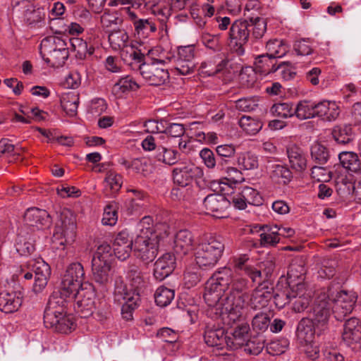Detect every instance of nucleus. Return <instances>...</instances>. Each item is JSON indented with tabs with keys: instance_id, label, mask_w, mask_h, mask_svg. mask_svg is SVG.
I'll return each mask as SVG.
<instances>
[{
	"instance_id": "obj_46",
	"label": "nucleus",
	"mask_w": 361,
	"mask_h": 361,
	"mask_svg": "<svg viewBox=\"0 0 361 361\" xmlns=\"http://www.w3.org/2000/svg\"><path fill=\"white\" fill-rule=\"evenodd\" d=\"M126 169H132L133 171L143 176H147L152 172V164L145 159H135L128 161L124 160L122 163Z\"/></svg>"
},
{
	"instance_id": "obj_56",
	"label": "nucleus",
	"mask_w": 361,
	"mask_h": 361,
	"mask_svg": "<svg viewBox=\"0 0 361 361\" xmlns=\"http://www.w3.org/2000/svg\"><path fill=\"white\" fill-rule=\"evenodd\" d=\"M156 159L159 161H161L166 164H175L178 159V152L172 149H168L164 147H159L156 154Z\"/></svg>"
},
{
	"instance_id": "obj_57",
	"label": "nucleus",
	"mask_w": 361,
	"mask_h": 361,
	"mask_svg": "<svg viewBox=\"0 0 361 361\" xmlns=\"http://www.w3.org/2000/svg\"><path fill=\"white\" fill-rule=\"evenodd\" d=\"M121 57L124 61H130V64L137 63L138 66L142 63H146L145 54L132 45L123 49V51L121 52Z\"/></svg>"
},
{
	"instance_id": "obj_63",
	"label": "nucleus",
	"mask_w": 361,
	"mask_h": 361,
	"mask_svg": "<svg viewBox=\"0 0 361 361\" xmlns=\"http://www.w3.org/2000/svg\"><path fill=\"white\" fill-rule=\"evenodd\" d=\"M174 68L180 74L186 75L194 72L195 68V61L176 58L174 59Z\"/></svg>"
},
{
	"instance_id": "obj_55",
	"label": "nucleus",
	"mask_w": 361,
	"mask_h": 361,
	"mask_svg": "<svg viewBox=\"0 0 361 361\" xmlns=\"http://www.w3.org/2000/svg\"><path fill=\"white\" fill-rule=\"evenodd\" d=\"M175 291L164 286H159L155 291L154 299L158 306L166 307L174 299Z\"/></svg>"
},
{
	"instance_id": "obj_12",
	"label": "nucleus",
	"mask_w": 361,
	"mask_h": 361,
	"mask_svg": "<svg viewBox=\"0 0 361 361\" xmlns=\"http://www.w3.org/2000/svg\"><path fill=\"white\" fill-rule=\"evenodd\" d=\"M249 21L247 20H235L229 30V45L238 55L245 53L244 45L247 44L250 35Z\"/></svg>"
},
{
	"instance_id": "obj_21",
	"label": "nucleus",
	"mask_w": 361,
	"mask_h": 361,
	"mask_svg": "<svg viewBox=\"0 0 361 361\" xmlns=\"http://www.w3.org/2000/svg\"><path fill=\"white\" fill-rule=\"evenodd\" d=\"M203 204L207 213L215 217L221 218L226 209L230 206V200L223 195L212 193L204 198Z\"/></svg>"
},
{
	"instance_id": "obj_33",
	"label": "nucleus",
	"mask_w": 361,
	"mask_h": 361,
	"mask_svg": "<svg viewBox=\"0 0 361 361\" xmlns=\"http://www.w3.org/2000/svg\"><path fill=\"white\" fill-rule=\"evenodd\" d=\"M61 105L66 114L71 117L76 116L79 105V94L75 91H68L61 94Z\"/></svg>"
},
{
	"instance_id": "obj_5",
	"label": "nucleus",
	"mask_w": 361,
	"mask_h": 361,
	"mask_svg": "<svg viewBox=\"0 0 361 361\" xmlns=\"http://www.w3.org/2000/svg\"><path fill=\"white\" fill-rule=\"evenodd\" d=\"M35 274L33 290L41 292L47 284L48 278L51 273L49 265L43 259L39 257L30 259L25 264L20 266L19 275L26 280H30Z\"/></svg>"
},
{
	"instance_id": "obj_3",
	"label": "nucleus",
	"mask_w": 361,
	"mask_h": 361,
	"mask_svg": "<svg viewBox=\"0 0 361 361\" xmlns=\"http://www.w3.org/2000/svg\"><path fill=\"white\" fill-rule=\"evenodd\" d=\"M69 47L65 39L57 36L44 38L39 45L43 60L52 67L62 66L69 56Z\"/></svg>"
},
{
	"instance_id": "obj_58",
	"label": "nucleus",
	"mask_w": 361,
	"mask_h": 361,
	"mask_svg": "<svg viewBox=\"0 0 361 361\" xmlns=\"http://www.w3.org/2000/svg\"><path fill=\"white\" fill-rule=\"evenodd\" d=\"M100 21L102 27L110 28L114 25H122L123 20L118 12L106 9L101 16Z\"/></svg>"
},
{
	"instance_id": "obj_11",
	"label": "nucleus",
	"mask_w": 361,
	"mask_h": 361,
	"mask_svg": "<svg viewBox=\"0 0 361 361\" xmlns=\"http://www.w3.org/2000/svg\"><path fill=\"white\" fill-rule=\"evenodd\" d=\"M73 294L63 287L53 292L49 298L47 305L44 310V322H53L55 320L56 314L64 313L66 311L68 298H72Z\"/></svg>"
},
{
	"instance_id": "obj_47",
	"label": "nucleus",
	"mask_w": 361,
	"mask_h": 361,
	"mask_svg": "<svg viewBox=\"0 0 361 361\" xmlns=\"http://www.w3.org/2000/svg\"><path fill=\"white\" fill-rule=\"evenodd\" d=\"M237 163L241 170H255L259 167V157L252 152L239 154Z\"/></svg>"
},
{
	"instance_id": "obj_35",
	"label": "nucleus",
	"mask_w": 361,
	"mask_h": 361,
	"mask_svg": "<svg viewBox=\"0 0 361 361\" xmlns=\"http://www.w3.org/2000/svg\"><path fill=\"white\" fill-rule=\"evenodd\" d=\"M123 184L122 176L114 171H109L104 180V192L107 197L114 196Z\"/></svg>"
},
{
	"instance_id": "obj_38",
	"label": "nucleus",
	"mask_w": 361,
	"mask_h": 361,
	"mask_svg": "<svg viewBox=\"0 0 361 361\" xmlns=\"http://www.w3.org/2000/svg\"><path fill=\"white\" fill-rule=\"evenodd\" d=\"M219 59L221 61L218 63H216V57L202 62L199 68L200 73L204 76H212L222 71L227 65L228 60L221 57Z\"/></svg>"
},
{
	"instance_id": "obj_50",
	"label": "nucleus",
	"mask_w": 361,
	"mask_h": 361,
	"mask_svg": "<svg viewBox=\"0 0 361 361\" xmlns=\"http://www.w3.org/2000/svg\"><path fill=\"white\" fill-rule=\"evenodd\" d=\"M238 124L242 130L247 135H256L262 128V123L257 118L249 116H242Z\"/></svg>"
},
{
	"instance_id": "obj_25",
	"label": "nucleus",
	"mask_w": 361,
	"mask_h": 361,
	"mask_svg": "<svg viewBox=\"0 0 361 361\" xmlns=\"http://www.w3.org/2000/svg\"><path fill=\"white\" fill-rule=\"evenodd\" d=\"M24 222L28 226L37 227L49 226L51 222V217L49 213L44 209L36 207L29 208L24 214Z\"/></svg>"
},
{
	"instance_id": "obj_51",
	"label": "nucleus",
	"mask_w": 361,
	"mask_h": 361,
	"mask_svg": "<svg viewBox=\"0 0 361 361\" xmlns=\"http://www.w3.org/2000/svg\"><path fill=\"white\" fill-rule=\"evenodd\" d=\"M270 114L275 117L288 118L295 116V109L291 102H279L272 105Z\"/></svg>"
},
{
	"instance_id": "obj_36",
	"label": "nucleus",
	"mask_w": 361,
	"mask_h": 361,
	"mask_svg": "<svg viewBox=\"0 0 361 361\" xmlns=\"http://www.w3.org/2000/svg\"><path fill=\"white\" fill-rule=\"evenodd\" d=\"M140 88L138 84L130 75L121 78L113 86L112 93L117 97H122L130 91H136Z\"/></svg>"
},
{
	"instance_id": "obj_62",
	"label": "nucleus",
	"mask_w": 361,
	"mask_h": 361,
	"mask_svg": "<svg viewBox=\"0 0 361 361\" xmlns=\"http://www.w3.org/2000/svg\"><path fill=\"white\" fill-rule=\"evenodd\" d=\"M312 159L318 164H324L329 159L327 149L319 143H315L311 147Z\"/></svg>"
},
{
	"instance_id": "obj_14",
	"label": "nucleus",
	"mask_w": 361,
	"mask_h": 361,
	"mask_svg": "<svg viewBox=\"0 0 361 361\" xmlns=\"http://www.w3.org/2000/svg\"><path fill=\"white\" fill-rule=\"evenodd\" d=\"M114 295L118 300H123L125 301L121 308L123 318L127 321L132 319L133 311L139 305L140 295L137 293H130V292H128L122 281L116 282Z\"/></svg>"
},
{
	"instance_id": "obj_23",
	"label": "nucleus",
	"mask_w": 361,
	"mask_h": 361,
	"mask_svg": "<svg viewBox=\"0 0 361 361\" xmlns=\"http://www.w3.org/2000/svg\"><path fill=\"white\" fill-rule=\"evenodd\" d=\"M197 172H200L199 168L192 165L177 166L173 170V183L179 187L190 188V184Z\"/></svg>"
},
{
	"instance_id": "obj_54",
	"label": "nucleus",
	"mask_w": 361,
	"mask_h": 361,
	"mask_svg": "<svg viewBox=\"0 0 361 361\" xmlns=\"http://www.w3.org/2000/svg\"><path fill=\"white\" fill-rule=\"evenodd\" d=\"M313 324L309 320L302 319L297 328L298 338L304 343L312 342L314 338V330Z\"/></svg>"
},
{
	"instance_id": "obj_61",
	"label": "nucleus",
	"mask_w": 361,
	"mask_h": 361,
	"mask_svg": "<svg viewBox=\"0 0 361 361\" xmlns=\"http://www.w3.org/2000/svg\"><path fill=\"white\" fill-rule=\"evenodd\" d=\"M117 209L118 205L116 202H111L105 207L102 220L104 225L112 226L116 224L118 220Z\"/></svg>"
},
{
	"instance_id": "obj_32",
	"label": "nucleus",
	"mask_w": 361,
	"mask_h": 361,
	"mask_svg": "<svg viewBox=\"0 0 361 361\" xmlns=\"http://www.w3.org/2000/svg\"><path fill=\"white\" fill-rule=\"evenodd\" d=\"M204 341L207 345L216 347L218 349L227 348V336L223 329H207L204 335Z\"/></svg>"
},
{
	"instance_id": "obj_22",
	"label": "nucleus",
	"mask_w": 361,
	"mask_h": 361,
	"mask_svg": "<svg viewBox=\"0 0 361 361\" xmlns=\"http://www.w3.org/2000/svg\"><path fill=\"white\" fill-rule=\"evenodd\" d=\"M176 267V257L170 252L161 256L154 263L153 275L161 281L172 274Z\"/></svg>"
},
{
	"instance_id": "obj_45",
	"label": "nucleus",
	"mask_w": 361,
	"mask_h": 361,
	"mask_svg": "<svg viewBox=\"0 0 361 361\" xmlns=\"http://www.w3.org/2000/svg\"><path fill=\"white\" fill-rule=\"evenodd\" d=\"M332 135L336 142L341 145L350 143L354 137L350 125L335 126L332 130Z\"/></svg>"
},
{
	"instance_id": "obj_1",
	"label": "nucleus",
	"mask_w": 361,
	"mask_h": 361,
	"mask_svg": "<svg viewBox=\"0 0 361 361\" xmlns=\"http://www.w3.org/2000/svg\"><path fill=\"white\" fill-rule=\"evenodd\" d=\"M246 288L247 279L233 276L230 268L223 267L207 281L203 297L212 310H221L225 323L232 325L245 318Z\"/></svg>"
},
{
	"instance_id": "obj_34",
	"label": "nucleus",
	"mask_w": 361,
	"mask_h": 361,
	"mask_svg": "<svg viewBox=\"0 0 361 361\" xmlns=\"http://www.w3.org/2000/svg\"><path fill=\"white\" fill-rule=\"evenodd\" d=\"M249 257L246 255H240L233 258L234 267L241 271H243L247 276H248L255 283L258 279L262 278L261 271H258L255 267L248 265L247 262Z\"/></svg>"
},
{
	"instance_id": "obj_59",
	"label": "nucleus",
	"mask_w": 361,
	"mask_h": 361,
	"mask_svg": "<svg viewBox=\"0 0 361 361\" xmlns=\"http://www.w3.org/2000/svg\"><path fill=\"white\" fill-rule=\"evenodd\" d=\"M112 259L111 247L107 243L100 245L94 254L92 262L111 264Z\"/></svg>"
},
{
	"instance_id": "obj_60",
	"label": "nucleus",
	"mask_w": 361,
	"mask_h": 361,
	"mask_svg": "<svg viewBox=\"0 0 361 361\" xmlns=\"http://www.w3.org/2000/svg\"><path fill=\"white\" fill-rule=\"evenodd\" d=\"M249 23V28L250 31L252 30V36L255 39L262 38L267 30L266 20L259 17L255 19L250 18Z\"/></svg>"
},
{
	"instance_id": "obj_17",
	"label": "nucleus",
	"mask_w": 361,
	"mask_h": 361,
	"mask_svg": "<svg viewBox=\"0 0 361 361\" xmlns=\"http://www.w3.org/2000/svg\"><path fill=\"white\" fill-rule=\"evenodd\" d=\"M279 295H276V305L282 307L286 304L289 303L292 300H295L293 304V309L295 312H300L304 311L310 305V295L307 293L305 286L300 290L295 288L293 290H288L286 297V301L280 303L278 301Z\"/></svg>"
},
{
	"instance_id": "obj_24",
	"label": "nucleus",
	"mask_w": 361,
	"mask_h": 361,
	"mask_svg": "<svg viewBox=\"0 0 361 361\" xmlns=\"http://www.w3.org/2000/svg\"><path fill=\"white\" fill-rule=\"evenodd\" d=\"M92 279L99 287L104 289L112 281L111 264L92 262Z\"/></svg>"
},
{
	"instance_id": "obj_18",
	"label": "nucleus",
	"mask_w": 361,
	"mask_h": 361,
	"mask_svg": "<svg viewBox=\"0 0 361 361\" xmlns=\"http://www.w3.org/2000/svg\"><path fill=\"white\" fill-rule=\"evenodd\" d=\"M134 240H133L128 230L124 229L118 232L113 241V249L115 256L120 260L128 259L133 251Z\"/></svg>"
},
{
	"instance_id": "obj_13",
	"label": "nucleus",
	"mask_w": 361,
	"mask_h": 361,
	"mask_svg": "<svg viewBox=\"0 0 361 361\" xmlns=\"http://www.w3.org/2000/svg\"><path fill=\"white\" fill-rule=\"evenodd\" d=\"M71 297L75 298L74 310L80 317L87 318L93 314L95 294L90 285L77 290Z\"/></svg>"
},
{
	"instance_id": "obj_48",
	"label": "nucleus",
	"mask_w": 361,
	"mask_h": 361,
	"mask_svg": "<svg viewBox=\"0 0 361 361\" xmlns=\"http://www.w3.org/2000/svg\"><path fill=\"white\" fill-rule=\"evenodd\" d=\"M267 53L271 58H281L288 51V46L282 40L271 39L266 44Z\"/></svg>"
},
{
	"instance_id": "obj_53",
	"label": "nucleus",
	"mask_w": 361,
	"mask_h": 361,
	"mask_svg": "<svg viewBox=\"0 0 361 361\" xmlns=\"http://www.w3.org/2000/svg\"><path fill=\"white\" fill-rule=\"evenodd\" d=\"M271 177L277 182L285 185L289 183L293 178L291 171L286 166L280 164L272 166Z\"/></svg>"
},
{
	"instance_id": "obj_31",
	"label": "nucleus",
	"mask_w": 361,
	"mask_h": 361,
	"mask_svg": "<svg viewBox=\"0 0 361 361\" xmlns=\"http://www.w3.org/2000/svg\"><path fill=\"white\" fill-rule=\"evenodd\" d=\"M340 114V109L335 102L322 101L317 103L316 117H320L324 121H335Z\"/></svg>"
},
{
	"instance_id": "obj_4",
	"label": "nucleus",
	"mask_w": 361,
	"mask_h": 361,
	"mask_svg": "<svg viewBox=\"0 0 361 361\" xmlns=\"http://www.w3.org/2000/svg\"><path fill=\"white\" fill-rule=\"evenodd\" d=\"M224 243L214 237H209L200 243L195 250V262L202 269L214 267L221 257Z\"/></svg>"
},
{
	"instance_id": "obj_10",
	"label": "nucleus",
	"mask_w": 361,
	"mask_h": 361,
	"mask_svg": "<svg viewBox=\"0 0 361 361\" xmlns=\"http://www.w3.org/2000/svg\"><path fill=\"white\" fill-rule=\"evenodd\" d=\"M164 60L154 59L151 62L140 64L139 71L149 85L159 86L169 80V73L164 68Z\"/></svg>"
},
{
	"instance_id": "obj_29",
	"label": "nucleus",
	"mask_w": 361,
	"mask_h": 361,
	"mask_svg": "<svg viewBox=\"0 0 361 361\" xmlns=\"http://www.w3.org/2000/svg\"><path fill=\"white\" fill-rule=\"evenodd\" d=\"M56 321L53 322H44L45 326L48 328H52L56 331L68 334L75 328V324L74 317L72 314L64 313H59L56 314Z\"/></svg>"
},
{
	"instance_id": "obj_2",
	"label": "nucleus",
	"mask_w": 361,
	"mask_h": 361,
	"mask_svg": "<svg viewBox=\"0 0 361 361\" xmlns=\"http://www.w3.org/2000/svg\"><path fill=\"white\" fill-rule=\"evenodd\" d=\"M168 235L169 226L166 224H154L151 216H144L136 225L134 255L145 264L152 262L158 254L161 241Z\"/></svg>"
},
{
	"instance_id": "obj_8",
	"label": "nucleus",
	"mask_w": 361,
	"mask_h": 361,
	"mask_svg": "<svg viewBox=\"0 0 361 361\" xmlns=\"http://www.w3.org/2000/svg\"><path fill=\"white\" fill-rule=\"evenodd\" d=\"M330 290H322L316 298L312 308V323L316 329L324 331L331 313Z\"/></svg>"
},
{
	"instance_id": "obj_49",
	"label": "nucleus",
	"mask_w": 361,
	"mask_h": 361,
	"mask_svg": "<svg viewBox=\"0 0 361 361\" xmlns=\"http://www.w3.org/2000/svg\"><path fill=\"white\" fill-rule=\"evenodd\" d=\"M128 191L133 192L136 198H132L126 202V209L128 214H138L145 207V204L142 202L144 194L141 191L135 189L129 190Z\"/></svg>"
},
{
	"instance_id": "obj_30",
	"label": "nucleus",
	"mask_w": 361,
	"mask_h": 361,
	"mask_svg": "<svg viewBox=\"0 0 361 361\" xmlns=\"http://www.w3.org/2000/svg\"><path fill=\"white\" fill-rule=\"evenodd\" d=\"M193 238L188 230L179 231L174 237L173 251L178 255H186L192 248Z\"/></svg>"
},
{
	"instance_id": "obj_40",
	"label": "nucleus",
	"mask_w": 361,
	"mask_h": 361,
	"mask_svg": "<svg viewBox=\"0 0 361 361\" xmlns=\"http://www.w3.org/2000/svg\"><path fill=\"white\" fill-rule=\"evenodd\" d=\"M127 279L130 286L133 288L132 293H137L140 295V290L145 286L143 274L140 267L135 264H130L127 271Z\"/></svg>"
},
{
	"instance_id": "obj_41",
	"label": "nucleus",
	"mask_w": 361,
	"mask_h": 361,
	"mask_svg": "<svg viewBox=\"0 0 361 361\" xmlns=\"http://www.w3.org/2000/svg\"><path fill=\"white\" fill-rule=\"evenodd\" d=\"M317 103L309 100L300 101L295 109V116L300 120L316 117Z\"/></svg>"
},
{
	"instance_id": "obj_37",
	"label": "nucleus",
	"mask_w": 361,
	"mask_h": 361,
	"mask_svg": "<svg viewBox=\"0 0 361 361\" xmlns=\"http://www.w3.org/2000/svg\"><path fill=\"white\" fill-rule=\"evenodd\" d=\"M69 49L75 53L77 58L80 59H85L87 55H92L94 49L92 45L87 43L82 38L73 37L68 39Z\"/></svg>"
},
{
	"instance_id": "obj_6",
	"label": "nucleus",
	"mask_w": 361,
	"mask_h": 361,
	"mask_svg": "<svg viewBox=\"0 0 361 361\" xmlns=\"http://www.w3.org/2000/svg\"><path fill=\"white\" fill-rule=\"evenodd\" d=\"M76 237V219L68 209H63L58 216L54 233V240L61 245H71Z\"/></svg>"
},
{
	"instance_id": "obj_44",
	"label": "nucleus",
	"mask_w": 361,
	"mask_h": 361,
	"mask_svg": "<svg viewBox=\"0 0 361 361\" xmlns=\"http://www.w3.org/2000/svg\"><path fill=\"white\" fill-rule=\"evenodd\" d=\"M262 229L264 232L260 234V241L263 246L275 245L280 241L277 225H264Z\"/></svg>"
},
{
	"instance_id": "obj_52",
	"label": "nucleus",
	"mask_w": 361,
	"mask_h": 361,
	"mask_svg": "<svg viewBox=\"0 0 361 361\" xmlns=\"http://www.w3.org/2000/svg\"><path fill=\"white\" fill-rule=\"evenodd\" d=\"M16 249L21 256L30 255L35 250L33 239L28 234H19L16 239Z\"/></svg>"
},
{
	"instance_id": "obj_43",
	"label": "nucleus",
	"mask_w": 361,
	"mask_h": 361,
	"mask_svg": "<svg viewBox=\"0 0 361 361\" xmlns=\"http://www.w3.org/2000/svg\"><path fill=\"white\" fill-rule=\"evenodd\" d=\"M338 158L341 165L348 171L358 172L361 170V161L356 153L353 152H342Z\"/></svg>"
},
{
	"instance_id": "obj_20",
	"label": "nucleus",
	"mask_w": 361,
	"mask_h": 361,
	"mask_svg": "<svg viewBox=\"0 0 361 361\" xmlns=\"http://www.w3.org/2000/svg\"><path fill=\"white\" fill-rule=\"evenodd\" d=\"M305 273L306 269L302 260L301 259H293L287 273L286 280L288 290L303 288L305 286L304 283Z\"/></svg>"
},
{
	"instance_id": "obj_19",
	"label": "nucleus",
	"mask_w": 361,
	"mask_h": 361,
	"mask_svg": "<svg viewBox=\"0 0 361 361\" xmlns=\"http://www.w3.org/2000/svg\"><path fill=\"white\" fill-rule=\"evenodd\" d=\"M122 11L128 15L134 26L135 32L139 37L146 38L151 33L157 31V25L152 19L139 18L137 14L130 10V7L123 8Z\"/></svg>"
},
{
	"instance_id": "obj_16",
	"label": "nucleus",
	"mask_w": 361,
	"mask_h": 361,
	"mask_svg": "<svg viewBox=\"0 0 361 361\" xmlns=\"http://www.w3.org/2000/svg\"><path fill=\"white\" fill-rule=\"evenodd\" d=\"M85 271L82 265L79 262L71 264L63 277L61 286L71 293H75L77 290L83 287Z\"/></svg>"
},
{
	"instance_id": "obj_28",
	"label": "nucleus",
	"mask_w": 361,
	"mask_h": 361,
	"mask_svg": "<svg viewBox=\"0 0 361 361\" xmlns=\"http://www.w3.org/2000/svg\"><path fill=\"white\" fill-rule=\"evenodd\" d=\"M342 338L348 345L361 341V324L358 319L352 317L345 322Z\"/></svg>"
},
{
	"instance_id": "obj_26",
	"label": "nucleus",
	"mask_w": 361,
	"mask_h": 361,
	"mask_svg": "<svg viewBox=\"0 0 361 361\" xmlns=\"http://www.w3.org/2000/svg\"><path fill=\"white\" fill-rule=\"evenodd\" d=\"M23 302L20 293L6 292L0 293V310L6 314L16 312Z\"/></svg>"
},
{
	"instance_id": "obj_9",
	"label": "nucleus",
	"mask_w": 361,
	"mask_h": 361,
	"mask_svg": "<svg viewBox=\"0 0 361 361\" xmlns=\"http://www.w3.org/2000/svg\"><path fill=\"white\" fill-rule=\"evenodd\" d=\"M327 290H330V302L334 317L336 320H343L353 310L357 295L352 290H341L334 296L331 288Z\"/></svg>"
},
{
	"instance_id": "obj_64",
	"label": "nucleus",
	"mask_w": 361,
	"mask_h": 361,
	"mask_svg": "<svg viewBox=\"0 0 361 361\" xmlns=\"http://www.w3.org/2000/svg\"><path fill=\"white\" fill-rule=\"evenodd\" d=\"M243 197L245 200L246 203L259 206L262 204L263 199L259 192L250 188L244 187L243 189Z\"/></svg>"
},
{
	"instance_id": "obj_15",
	"label": "nucleus",
	"mask_w": 361,
	"mask_h": 361,
	"mask_svg": "<svg viewBox=\"0 0 361 361\" xmlns=\"http://www.w3.org/2000/svg\"><path fill=\"white\" fill-rule=\"evenodd\" d=\"M243 291L247 298H245V308L250 306L252 309H261L268 305V302L273 297L274 288L266 282L259 284V286L252 291L250 298L246 290Z\"/></svg>"
},
{
	"instance_id": "obj_7",
	"label": "nucleus",
	"mask_w": 361,
	"mask_h": 361,
	"mask_svg": "<svg viewBox=\"0 0 361 361\" xmlns=\"http://www.w3.org/2000/svg\"><path fill=\"white\" fill-rule=\"evenodd\" d=\"M249 324L245 323L238 326L227 336V348L233 350L245 345V351L258 355L263 348V344L258 343L254 346V341L249 340Z\"/></svg>"
},
{
	"instance_id": "obj_39",
	"label": "nucleus",
	"mask_w": 361,
	"mask_h": 361,
	"mask_svg": "<svg viewBox=\"0 0 361 361\" xmlns=\"http://www.w3.org/2000/svg\"><path fill=\"white\" fill-rule=\"evenodd\" d=\"M129 37L127 32L123 29L114 30L109 35V42L114 50H121L123 51L128 47Z\"/></svg>"
},
{
	"instance_id": "obj_42",
	"label": "nucleus",
	"mask_w": 361,
	"mask_h": 361,
	"mask_svg": "<svg viewBox=\"0 0 361 361\" xmlns=\"http://www.w3.org/2000/svg\"><path fill=\"white\" fill-rule=\"evenodd\" d=\"M275 58H271L267 54H262L255 59V66L258 71L264 75H268L281 68V65L276 66Z\"/></svg>"
},
{
	"instance_id": "obj_27",
	"label": "nucleus",
	"mask_w": 361,
	"mask_h": 361,
	"mask_svg": "<svg viewBox=\"0 0 361 361\" xmlns=\"http://www.w3.org/2000/svg\"><path fill=\"white\" fill-rule=\"evenodd\" d=\"M286 153L293 170L301 173L306 169L307 159L301 148L295 145H291L287 147Z\"/></svg>"
}]
</instances>
